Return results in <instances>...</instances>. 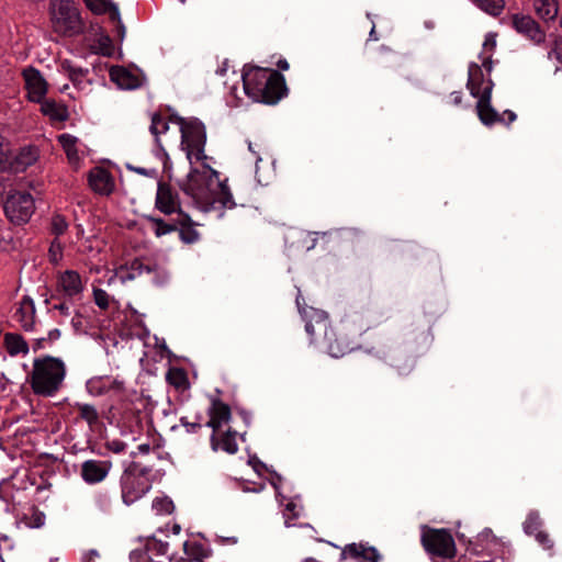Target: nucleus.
Instances as JSON below:
<instances>
[{
  "instance_id": "nucleus-1",
  "label": "nucleus",
  "mask_w": 562,
  "mask_h": 562,
  "mask_svg": "<svg viewBox=\"0 0 562 562\" xmlns=\"http://www.w3.org/2000/svg\"><path fill=\"white\" fill-rule=\"evenodd\" d=\"M65 375L64 362L58 358L45 356L34 360L27 383L35 395L47 397L59 391Z\"/></svg>"
},
{
  "instance_id": "nucleus-2",
  "label": "nucleus",
  "mask_w": 562,
  "mask_h": 562,
  "mask_svg": "<svg viewBox=\"0 0 562 562\" xmlns=\"http://www.w3.org/2000/svg\"><path fill=\"white\" fill-rule=\"evenodd\" d=\"M52 22L54 31L65 36H74L83 30L80 13L75 2L60 0L58 4H53Z\"/></svg>"
},
{
  "instance_id": "nucleus-3",
  "label": "nucleus",
  "mask_w": 562,
  "mask_h": 562,
  "mask_svg": "<svg viewBox=\"0 0 562 562\" xmlns=\"http://www.w3.org/2000/svg\"><path fill=\"white\" fill-rule=\"evenodd\" d=\"M422 543L425 550L442 559H452L456 555V544L451 533L445 529L426 528L423 531Z\"/></svg>"
},
{
  "instance_id": "nucleus-4",
  "label": "nucleus",
  "mask_w": 562,
  "mask_h": 562,
  "mask_svg": "<svg viewBox=\"0 0 562 562\" xmlns=\"http://www.w3.org/2000/svg\"><path fill=\"white\" fill-rule=\"evenodd\" d=\"M3 210L10 222L26 223L34 213V200L27 192H14L8 195Z\"/></svg>"
},
{
  "instance_id": "nucleus-5",
  "label": "nucleus",
  "mask_w": 562,
  "mask_h": 562,
  "mask_svg": "<svg viewBox=\"0 0 562 562\" xmlns=\"http://www.w3.org/2000/svg\"><path fill=\"white\" fill-rule=\"evenodd\" d=\"M38 159V149L34 146L23 147L18 154L10 153L8 161L2 167V171L19 173L33 165Z\"/></svg>"
},
{
  "instance_id": "nucleus-6",
  "label": "nucleus",
  "mask_w": 562,
  "mask_h": 562,
  "mask_svg": "<svg viewBox=\"0 0 562 562\" xmlns=\"http://www.w3.org/2000/svg\"><path fill=\"white\" fill-rule=\"evenodd\" d=\"M286 90L283 75L278 70H272L268 76V80H265L263 95L259 102L274 104L285 94Z\"/></svg>"
},
{
  "instance_id": "nucleus-7",
  "label": "nucleus",
  "mask_w": 562,
  "mask_h": 562,
  "mask_svg": "<svg viewBox=\"0 0 562 562\" xmlns=\"http://www.w3.org/2000/svg\"><path fill=\"white\" fill-rule=\"evenodd\" d=\"M492 88L493 82L488 80L486 85L483 87L482 93L477 97V114L480 120L486 125H492L496 122L505 121V117L501 116L491 105Z\"/></svg>"
},
{
  "instance_id": "nucleus-8",
  "label": "nucleus",
  "mask_w": 562,
  "mask_h": 562,
  "mask_svg": "<svg viewBox=\"0 0 562 562\" xmlns=\"http://www.w3.org/2000/svg\"><path fill=\"white\" fill-rule=\"evenodd\" d=\"M181 134L182 142L188 143L189 146L198 150L196 158L199 160L205 158L203 155V148L206 140L204 125L198 120H191L189 121L188 125L183 127Z\"/></svg>"
},
{
  "instance_id": "nucleus-9",
  "label": "nucleus",
  "mask_w": 562,
  "mask_h": 562,
  "mask_svg": "<svg viewBox=\"0 0 562 562\" xmlns=\"http://www.w3.org/2000/svg\"><path fill=\"white\" fill-rule=\"evenodd\" d=\"M513 27L529 37L535 43H542L546 38L544 32L540 29L539 24L530 16L524 14H513L510 16Z\"/></svg>"
},
{
  "instance_id": "nucleus-10",
  "label": "nucleus",
  "mask_w": 562,
  "mask_h": 562,
  "mask_svg": "<svg viewBox=\"0 0 562 562\" xmlns=\"http://www.w3.org/2000/svg\"><path fill=\"white\" fill-rule=\"evenodd\" d=\"M23 76L29 92V99L33 102H42L47 92V82L42 77L41 72L33 67H29L23 70Z\"/></svg>"
},
{
  "instance_id": "nucleus-11",
  "label": "nucleus",
  "mask_w": 562,
  "mask_h": 562,
  "mask_svg": "<svg viewBox=\"0 0 562 562\" xmlns=\"http://www.w3.org/2000/svg\"><path fill=\"white\" fill-rule=\"evenodd\" d=\"M90 188L99 194L109 195L114 189V180L110 171L103 167H94L88 175Z\"/></svg>"
},
{
  "instance_id": "nucleus-12",
  "label": "nucleus",
  "mask_w": 562,
  "mask_h": 562,
  "mask_svg": "<svg viewBox=\"0 0 562 562\" xmlns=\"http://www.w3.org/2000/svg\"><path fill=\"white\" fill-rule=\"evenodd\" d=\"M265 80H268V76L260 68L256 67L248 72H244L243 82L245 92L255 101L259 102L260 98L263 95Z\"/></svg>"
},
{
  "instance_id": "nucleus-13",
  "label": "nucleus",
  "mask_w": 562,
  "mask_h": 562,
  "mask_svg": "<svg viewBox=\"0 0 562 562\" xmlns=\"http://www.w3.org/2000/svg\"><path fill=\"white\" fill-rule=\"evenodd\" d=\"M156 207L169 215L177 212L180 209L178 202V194L172 192L170 184L166 182H159L156 195Z\"/></svg>"
},
{
  "instance_id": "nucleus-14",
  "label": "nucleus",
  "mask_w": 562,
  "mask_h": 562,
  "mask_svg": "<svg viewBox=\"0 0 562 562\" xmlns=\"http://www.w3.org/2000/svg\"><path fill=\"white\" fill-rule=\"evenodd\" d=\"M83 291L80 274L75 270H66L59 273L57 292H63L67 297H74Z\"/></svg>"
},
{
  "instance_id": "nucleus-15",
  "label": "nucleus",
  "mask_w": 562,
  "mask_h": 562,
  "mask_svg": "<svg viewBox=\"0 0 562 562\" xmlns=\"http://www.w3.org/2000/svg\"><path fill=\"white\" fill-rule=\"evenodd\" d=\"M145 493V487L140 486L139 479L132 474L125 473L121 479V496L125 504H131Z\"/></svg>"
},
{
  "instance_id": "nucleus-16",
  "label": "nucleus",
  "mask_w": 562,
  "mask_h": 562,
  "mask_svg": "<svg viewBox=\"0 0 562 562\" xmlns=\"http://www.w3.org/2000/svg\"><path fill=\"white\" fill-rule=\"evenodd\" d=\"M109 469L106 462L88 460L81 465V476L87 483H98L106 476Z\"/></svg>"
},
{
  "instance_id": "nucleus-17",
  "label": "nucleus",
  "mask_w": 562,
  "mask_h": 562,
  "mask_svg": "<svg viewBox=\"0 0 562 562\" xmlns=\"http://www.w3.org/2000/svg\"><path fill=\"white\" fill-rule=\"evenodd\" d=\"M110 78L122 89H136L142 86V80L122 66H113L110 70Z\"/></svg>"
},
{
  "instance_id": "nucleus-18",
  "label": "nucleus",
  "mask_w": 562,
  "mask_h": 562,
  "mask_svg": "<svg viewBox=\"0 0 562 562\" xmlns=\"http://www.w3.org/2000/svg\"><path fill=\"white\" fill-rule=\"evenodd\" d=\"M204 177L198 169H192L187 180L180 184L181 190L193 199H202L204 195Z\"/></svg>"
},
{
  "instance_id": "nucleus-19",
  "label": "nucleus",
  "mask_w": 562,
  "mask_h": 562,
  "mask_svg": "<svg viewBox=\"0 0 562 562\" xmlns=\"http://www.w3.org/2000/svg\"><path fill=\"white\" fill-rule=\"evenodd\" d=\"M344 557H350L363 562H376L379 553L373 547H364L363 544L351 543L342 550Z\"/></svg>"
},
{
  "instance_id": "nucleus-20",
  "label": "nucleus",
  "mask_w": 562,
  "mask_h": 562,
  "mask_svg": "<svg viewBox=\"0 0 562 562\" xmlns=\"http://www.w3.org/2000/svg\"><path fill=\"white\" fill-rule=\"evenodd\" d=\"M236 435H237V432L232 429H227L220 437L212 434V436H211L212 449L214 451H216L217 449L221 448L222 450L226 451L227 453H235L238 450V446L236 442Z\"/></svg>"
},
{
  "instance_id": "nucleus-21",
  "label": "nucleus",
  "mask_w": 562,
  "mask_h": 562,
  "mask_svg": "<svg viewBox=\"0 0 562 562\" xmlns=\"http://www.w3.org/2000/svg\"><path fill=\"white\" fill-rule=\"evenodd\" d=\"M194 224L191 217L184 213L181 209L178 210V231L180 234V238L187 243H193L198 239L199 234L194 229Z\"/></svg>"
},
{
  "instance_id": "nucleus-22",
  "label": "nucleus",
  "mask_w": 562,
  "mask_h": 562,
  "mask_svg": "<svg viewBox=\"0 0 562 562\" xmlns=\"http://www.w3.org/2000/svg\"><path fill=\"white\" fill-rule=\"evenodd\" d=\"M41 111L53 121L64 122L68 119V111L65 105L57 104L53 99H44L40 102Z\"/></svg>"
},
{
  "instance_id": "nucleus-23",
  "label": "nucleus",
  "mask_w": 562,
  "mask_h": 562,
  "mask_svg": "<svg viewBox=\"0 0 562 562\" xmlns=\"http://www.w3.org/2000/svg\"><path fill=\"white\" fill-rule=\"evenodd\" d=\"M87 8L95 14L109 13L110 20H119V9L110 0H83Z\"/></svg>"
},
{
  "instance_id": "nucleus-24",
  "label": "nucleus",
  "mask_w": 562,
  "mask_h": 562,
  "mask_svg": "<svg viewBox=\"0 0 562 562\" xmlns=\"http://www.w3.org/2000/svg\"><path fill=\"white\" fill-rule=\"evenodd\" d=\"M4 344L7 347V351L11 356H15L18 353H26L29 351L27 342L24 338L19 334H5L4 335Z\"/></svg>"
},
{
  "instance_id": "nucleus-25",
  "label": "nucleus",
  "mask_w": 562,
  "mask_h": 562,
  "mask_svg": "<svg viewBox=\"0 0 562 562\" xmlns=\"http://www.w3.org/2000/svg\"><path fill=\"white\" fill-rule=\"evenodd\" d=\"M483 72L477 64H471L469 68L468 88L473 97H479L482 93L483 88Z\"/></svg>"
},
{
  "instance_id": "nucleus-26",
  "label": "nucleus",
  "mask_w": 562,
  "mask_h": 562,
  "mask_svg": "<svg viewBox=\"0 0 562 562\" xmlns=\"http://www.w3.org/2000/svg\"><path fill=\"white\" fill-rule=\"evenodd\" d=\"M218 189H220L218 192L214 196H211L210 199L206 200V204L210 207H214V204L216 202H218V203H221L222 207L234 206L235 203L233 201V196H232L228 186L225 182H220Z\"/></svg>"
},
{
  "instance_id": "nucleus-27",
  "label": "nucleus",
  "mask_w": 562,
  "mask_h": 562,
  "mask_svg": "<svg viewBox=\"0 0 562 562\" xmlns=\"http://www.w3.org/2000/svg\"><path fill=\"white\" fill-rule=\"evenodd\" d=\"M535 9L537 14L546 21L553 20L558 14V3L555 0H536Z\"/></svg>"
},
{
  "instance_id": "nucleus-28",
  "label": "nucleus",
  "mask_w": 562,
  "mask_h": 562,
  "mask_svg": "<svg viewBox=\"0 0 562 562\" xmlns=\"http://www.w3.org/2000/svg\"><path fill=\"white\" fill-rule=\"evenodd\" d=\"M58 142L64 148L68 160L70 162H77L79 160L78 151L76 148L77 138L69 134H61L58 136Z\"/></svg>"
},
{
  "instance_id": "nucleus-29",
  "label": "nucleus",
  "mask_w": 562,
  "mask_h": 562,
  "mask_svg": "<svg viewBox=\"0 0 562 562\" xmlns=\"http://www.w3.org/2000/svg\"><path fill=\"white\" fill-rule=\"evenodd\" d=\"M210 415H213L216 419L223 422H228L232 416V411L229 405L222 402L220 398H215L212 402V406L210 408Z\"/></svg>"
},
{
  "instance_id": "nucleus-30",
  "label": "nucleus",
  "mask_w": 562,
  "mask_h": 562,
  "mask_svg": "<svg viewBox=\"0 0 562 562\" xmlns=\"http://www.w3.org/2000/svg\"><path fill=\"white\" fill-rule=\"evenodd\" d=\"M146 218L155 224V234L157 236H162L165 234H168L170 232L178 231V218L173 222H166L162 218H157L153 216H146Z\"/></svg>"
},
{
  "instance_id": "nucleus-31",
  "label": "nucleus",
  "mask_w": 562,
  "mask_h": 562,
  "mask_svg": "<svg viewBox=\"0 0 562 562\" xmlns=\"http://www.w3.org/2000/svg\"><path fill=\"white\" fill-rule=\"evenodd\" d=\"M183 549L188 558L201 561L202 559L207 557V551L204 549L203 544L200 542H184Z\"/></svg>"
},
{
  "instance_id": "nucleus-32",
  "label": "nucleus",
  "mask_w": 562,
  "mask_h": 562,
  "mask_svg": "<svg viewBox=\"0 0 562 562\" xmlns=\"http://www.w3.org/2000/svg\"><path fill=\"white\" fill-rule=\"evenodd\" d=\"M167 380L171 385H173L177 389L189 385L188 376L183 369H170L167 374Z\"/></svg>"
},
{
  "instance_id": "nucleus-33",
  "label": "nucleus",
  "mask_w": 562,
  "mask_h": 562,
  "mask_svg": "<svg viewBox=\"0 0 562 562\" xmlns=\"http://www.w3.org/2000/svg\"><path fill=\"white\" fill-rule=\"evenodd\" d=\"M482 10L492 15H498L504 7V0H473Z\"/></svg>"
},
{
  "instance_id": "nucleus-34",
  "label": "nucleus",
  "mask_w": 562,
  "mask_h": 562,
  "mask_svg": "<svg viewBox=\"0 0 562 562\" xmlns=\"http://www.w3.org/2000/svg\"><path fill=\"white\" fill-rule=\"evenodd\" d=\"M128 269L131 270V273L127 274V279H134L136 277V273L142 274L144 271H146L147 273L155 271L157 269V266L144 265L139 258H135L131 261Z\"/></svg>"
},
{
  "instance_id": "nucleus-35",
  "label": "nucleus",
  "mask_w": 562,
  "mask_h": 562,
  "mask_svg": "<svg viewBox=\"0 0 562 562\" xmlns=\"http://www.w3.org/2000/svg\"><path fill=\"white\" fill-rule=\"evenodd\" d=\"M79 412H80V417L83 418L85 420H87L90 426L95 424L99 419L98 412L91 405H88V404L79 405Z\"/></svg>"
},
{
  "instance_id": "nucleus-36",
  "label": "nucleus",
  "mask_w": 562,
  "mask_h": 562,
  "mask_svg": "<svg viewBox=\"0 0 562 562\" xmlns=\"http://www.w3.org/2000/svg\"><path fill=\"white\" fill-rule=\"evenodd\" d=\"M68 227V223L66 222L65 217L56 214L52 218V232L56 236L63 235Z\"/></svg>"
},
{
  "instance_id": "nucleus-37",
  "label": "nucleus",
  "mask_w": 562,
  "mask_h": 562,
  "mask_svg": "<svg viewBox=\"0 0 562 562\" xmlns=\"http://www.w3.org/2000/svg\"><path fill=\"white\" fill-rule=\"evenodd\" d=\"M540 519L538 514H530L525 524V531L528 535H535L540 531Z\"/></svg>"
},
{
  "instance_id": "nucleus-38",
  "label": "nucleus",
  "mask_w": 562,
  "mask_h": 562,
  "mask_svg": "<svg viewBox=\"0 0 562 562\" xmlns=\"http://www.w3.org/2000/svg\"><path fill=\"white\" fill-rule=\"evenodd\" d=\"M93 297H94L95 304L101 310H106L109 307V295L104 290L94 288L93 289Z\"/></svg>"
},
{
  "instance_id": "nucleus-39",
  "label": "nucleus",
  "mask_w": 562,
  "mask_h": 562,
  "mask_svg": "<svg viewBox=\"0 0 562 562\" xmlns=\"http://www.w3.org/2000/svg\"><path fill=\"white\" fill-rule=\"evenodd\" d=\"M11 153L10 143L5 142L4 137L0 135V169L2 170L3 165L8 161V157Z\"/></svg>"
},
{
  "instance_id": "nucleus-40",
  "label": "nucleus",
  "mask_w": 562,
  "mask_h": 562,
  "mask_svg": "<svg viewBox=\"0 0 562 562\" xmlns=\"http://www.w3.org/2000/svg\"><path fill=\"white\" fill-rule=\"evenodd\" d=\"M21 305H23L25 308L29 307V310H30L31 322L22 324L23 328L25 330H29L30 328L33 327V324H34V314H35L34 303H33L32 299H30L29 296H25L23 299Z\"/></svg>"
},
{
  "instance_id": "nucleus-41",
  "label": "nucleus",
  "mask_w": 562,
  "mask_h": 562,
  "mask_svg": "<svg viewBox=\"0 0 562 562\" xmlns=\"http://www.w3.org/2000/svg\"><path fill=\"white\" fill-rule=\"evenodd\" d=\"M101 53L105 56H110L112 54V41L110 36L105 35L100 40Z\"/></svg>"
},
{
  "instance_id": "nucleus-42",
  "label": "nucleus",
  "mask_w": 562,
  "mask_h": 562,
  "mask_svg": "<svg viewBox=\"0 0 562 562\" xmlns=\"http://www.w3.org/2000/svg\"><path fill=\"white\" fill-rule=\"evenodd\" d=\"M147 546L150 550H156L160 554H167V549H168L167 543H162L161 541L154 539V540L149 541Z\"/></svg>"
},
{
  "instance_id": "nucleus-43",
  "label": "nucleus",
  "mask_w": 562,
  "mask_h": 562,
  "mask_svg": "<svg viewBox=\"0 0 562 562\" xmlns=\"http://www.w3.org/2000/svg\"><path fill=\"white\" fill-rule=\"evenodd\" d=\"M345 349H347V346L340 347L337 340L335 341V344L329 345V353L334 358L344 356Z\"/></svg>"
},
{
  "instance_id": "nucleus-44",
  "label": "nucleus",
  "mask_w": 562,
  "mask_h": 562,
  "mask_svg": "<svg viewBox=\"0 0 562 562\" xmlns=\"http://www.w3.org/2000/svg\"><path fill=\"white\" fill-rule=\"evenodd\" d=\"M49 254H50V260L53 262H57V255H59V257L61 256V246L59 243H57L56 240H54L50 245V248H49Z\"/></svg>"
},
{
  "instance_id": "nucleus-45",
  "label": "nucleus",
  "mask_w": 562,
  "mask_h": 562,
  "mask_svg": "<svg viewBox=\"0 0 562 562\" xmlns=\"http://www.w3.org/2000/svg\"><path fill=\"white\" fill-rule=\"evenodd\" d=\"M88 70H83L82 68H76L72 67L71 71L69 72V78L72 82H76L79 78L83 77Z\"/></svg>"
},
{
  "instance_id": "nucleus-46",
  "label": "nucleus",
  "mask_w": 562,
  "mask_h": 562,
  "mask_svg": "<svg viewBox=\"0 0 562 562\" xmlns=\"http://www.w3.org/2000/svg\"><path fill=\"white\" fill-rule=\"evenodd\" d=\"M180 423L183 427L188 428V430H195L202 428V425L200 423H190L186 417H181Z\"/></svg>"
},
{
  "instance_id": "nucleus-47",
  "label": "nucleus",
  "mask_w": 562,
  "mask_h": 562,
  "mask_svg": "<svg viewBox=\"0 0 562 562\" xmlns=\"http://www.w3.org/2000/svg\"><path fill=\"white\" fill-rule=\"evenodd\" d=\"M211 418L210 420L206 423V427H210L213 429V434L216 435V432L220 430L221 428V424L222 422L216 419L213 415H210Z\"/></svg>"
},
{
  "instance_id": "nucleus-48",
  "label": "nucleus",
  "mask_w": 562,
  "mask_h": 562,
  "mask_svg": "<svg viewBox=\"0 0 562 562\" xmlns=\"http://www.w3.org/2000/svg\"><path fill=\"white\" fill-rule=\"evenodd\" d=\"M536 538L541 544L547 546L548 548H552V544L549 543V536L546 532L541 530L538 531L536 533Z\"/></svg>"
},
{
  "instance_id": "nucleus-49",
  "label": "nucleus",
  "mask_w": 562,
  "mask_h": 562,
  "mask_svg": "<svg viewBox=\"0 0 562 562\" xmlns=\"http://www.w3.org/2000/svg\"><path fill=\"white\" fill-rule=\"evenodd\" d=\"M112 22H114L116 24V35L117 37L122 41L123 37H124V34H125V27L121 21V19L119 18V20H111Z\"/></svg>"
},
{
  "instance_id": "nucleus-50",
  "label": "nucleus",
  "mask_w": 562,
  "mask_h": 562,
  "mask_svg": "<svg viewBox=\"0 0 562 562\" xmlns=\"http://www.w3.org/2000/svg\"><path fill=\"white\" fill-rule=\"evenodd\" d=\"M109 448L114 452H122L125 449V443L122 441L114 440L108 445Z\"/></svg>"
},
{
  "instance_id": "nucleus-51",
  "label": "nucleus",
  "mask_w": 562,
  "mask_h": 562,
  "mask_svg": "<svg viewBox=\"0 0 562 562\" xmlns=\"http://www.w3.org/2000/svg\"><path fill=\"white\" fill-rule=\"evenodd\" d=\"M249 464L252 465L256 472H260L261 469H266V465L261 461H259L255 456L249 459Z\"/></svg>"
},
{
  "instance_id": "nucleus-52",
  "label": "nucleus",
  "mask_w": 562,
  "mask_h": 562,
  "mask_svg": "<svg viewBox=\"0 0 562 562\" xmlns=\"http://www.w3.org/2000/svg\"><path fill=\"white\" fill-rule=\"evenodd\" d=\"M170 121L179 124L181 132L183 131V127H186V125H188V123H189V121H187L186 119L180 117V116L175 115V114L170 116Z\"/></svg>"
},
{
  "instance_id": "nucleus-53",
  "label": "nucleus",
  "mask_w": 562,
  "mask_h": 562,
  "mask_svg": "<svg viewBox=\"0 0 562 562\" xmlns=\"http://www.w3.org/2000/svg\"><path fill=\"white\" fill-rule=\"evenodd\" d=\"M54 310L56 311H59L63 315H68L69 314V307L67 306V304L65 302H61L59 304H55L53 306Z\"/></svg>"
},
{
  "instance_id": "nucleus-54",
  "label": "nucleus",
  "mask_w": 562,
  "mask_h": 562,
  "mask_svg": "<svg viewBox=\"0 0 562 562\" xmlns=\"http://www.w3.org/2000/svg\"><path fill=\"white\" fill-rule=\"evenodd\" d=\"M111 390H115V391H119V392H123L125 390L124 387V382L123 381H119V380H114L110 386Z\"/></svg>"
},
{
  "instance_id": "nucleus-55",
  "label": "nucleus",
  "mask_w": 562,
  "mask_h": 562,
  "mask_svg": "<svg viewBox=\"0 0 562 562\" xmlns=\"http://www.w3.org/2000/svg\"><path fill=\"white\" fill-rule=\"evenodd\" d=\"M502 116L505 117L504 122L507 124L514 122L516 119V114L512 111H505Z\"/></svg>"
},
{
  "instance_id": "nucleus-56",
  "label": "nucleus",
  "mask_w": 562,
  "mask_h": 562,
  "mask_svg": "<svg viewBox=\"0 0 562 562\" xmlns=\"http://www.w3.org/2000/svg\"><path fill=\"white\" fill-rule=\"evenodd\" d=\"M128 168L142 176H151V173H153L151 170H147L145 168H136V167H131V166H128Z\"/></svg>"
},
{
  "instance_id": "nucleus-57",
  "label": "nucleus",
  "mask_w": 562,
  "mask_h": 562,
  "mask_svg": "<svg viewBox=\"0 0 562 562\" xmlns=\"http://www.w3.org/2000/svg\"><path fill=\"white\" fill-rule=\"evenodd\" d=\"M60 336V331L59 329H53L48 333V336H47V339L53 341V340H56L58 339Z\"/></svg>"
},
{
  "instance_id": "nucleus-58",
  "label": "nucleus",
  "mask_w": 562,
  "mask_h": 562,
  "mask_svg": "<svg viewBox=\"0 0 562 562\" xmlns=\"http://www.w3.org/2000/svg\"><path fill=\"white\" fill-rule=\"evenodd\" d=\"M61 67L63 69H65L68 74L71 71V68L74 67L69 60L65 59L63 63H61Z\"/></svg>"
},
{
  "instance_id": "nucleus-59",
  "label": "nucleus",
  "mask_w": 562,
  "mask_h": 562,
  "mask_svg": "<svg viewBox=\"0 0 562 562\" xmlns=\"http://www.w3.org/2000/svg\"><path fill=\"white\" fill-rule=\"evenodd\" d=\"M277 66L282 69V70H286L289 68V64L286 60L284 59H280L277 64Z\"/></svg>"
},
{
  "instance_id": "nucleus-60",
  "label": "nucleus",
  "mask_w": 562,
  "mask_h": 562,
  "mask_svg": "<svg viewBox=\"0 0 562 562\" xmlns=\"http://www.w3.org/2000/svg\"><path fill=\"white\" fill-rule=\"evenodd\" d=\"M25 307L23 305L20 306V308L18 310V314H20L21 318L20 321L24 324V318H25Z\"/></svg>"
},
{
  "instance_id": "nucleus-61",
  "label": "nucleus",
  "mask_w": 562,
  "mask_h": 562,
  "mask_svg": "<svg viewBox=\"0 0 562 562\" xmlns=\"http://www.w3.org/2000/svg\"><path fill=\"white\" fill-rule=\"evenodd\" d=\"M151 123H154V125H155V124H156V125H158L159 123H161V116H160V114L155 113V114L153 115Z\"/></svg>"
},
{
  "instance_id": "nucleus-62",
  "label": "nucleus",
  "mask_w": 562,
  "mask_h": 562,
  "mask_svg": "<svg viewBox=\"0 0 562 562\" xmlns=\"http://www.w3.org/2000/svg\"><path fill=\"white\" fill-rule=\"evenodd\" d=\"M150 132L154 134V135H159L161 132L160 130H158V125H154V123H151V126H150Z\"/></svg>"
},
{
  "instance_id": "nucleus-63",
  "label": "nucleus",
  "mask_w": 562,
  "mask_h": 562,
  "mask_svg": "<svg viewBox=\"0 0 562 562\" xmlns=\"http://www.w3.org/2000/svg\"><path fill=\"white\" fill-rule=\"evenodd\" d=\"M159 503L165 504V509L167 512H170V508H172V502L170 501H160Z\"/></svg>"
},
{
  "instance_id": "nucleus-64",
  "label": "nucleus",
  "mask_w": 562,
  "mask_h": 562,
  "mask_svg": "<svg viewBox=\"0 0 562 562\" xmlns=\"http://www.w3.org/2000/svg\"><path fill=\"white\" fill-rule=\"evenodd\" d=\"M557 58L562 63V47L555 48Z\"/></svg>"
}]
</instances>
